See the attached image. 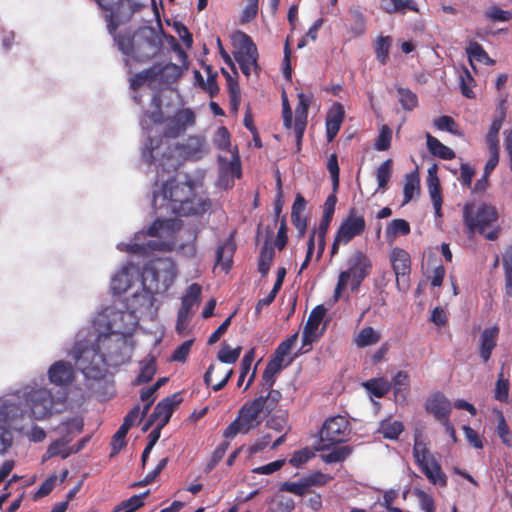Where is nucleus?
Here are the masks:
<instances>
[{
    "label": "nucleus",
    "mask_w": 512,
    "mask_h": 512,
    "mask_svg": "<svg viewBox=\"0 0 512 512\" xmlns=\"http://www.w3.org/2000/svg\"><path fill=\"white\" fill-rule=\"evenodd\" d=\"M142 149L147 163L156 164L158 179L153 191L152 204L162 214L178 216L206 213L211 202L204 191L203 175L192 177L178 173L165 179L180 163V159L197 160L206 153V146L199 138H189L186 143L171 142L169 136L163 140L160 130H149Z\"/></svg>",
    "instance_id": "obj_1"
},
{
    "label": "nucleus",
    "mask_w": 512,
    "mask_h": 512,
    "mask_svg": "<svg viewBox=\"0 0 512 512\" xmlns=\"http://www.w3.org/2000/svg\"><path fill=\"white\" fill-rule=\"evenodd\" d=\"M138 324L139 316L127 310L123 302L115 303L95 317L91 328L77 333L70 355L87 378L100 379L108 366L131 359Z\"/></svg>",
    "instance_id": "obj_2"
},
{
    "label": "nucleus",
    "mask_w": 512,
    "mask_h": 512,
    "mask_svg": "<svg viewBox=\"0 0 512 512\" xmlns=\"http://www.w3.org/2000/svg\"><path fill=\"white\" fill-rule=\"evenodd\" d=\"M181 224L176 219H157L146 232L136 233L133 242L130 244H118V249L131 253L146 254L150 251H172L178 250L186 257L196 255L195 238L196 234L191 233L185 243H180Z\"/></svg>",
    "instance_id": "obj_3"
},
{
    "label": "nucleus",
    "mask_w": 512,
    "mask_h": 512,
    "mask_svg": "<svg viewBox=\"0 0 512 512\" xmlns=\"http://www.w3.org/2000/svg\"><path fill=\"white\" fill-rule=\"evenodd\" d=\"M118 47L123 54L137 62H146L156 56L162 47V39L152 27H140L130 36H119Z\"/></svg>",
    "instance_id": "obj_4"
},
{
    "label": "nucleus",
    "mask_w": 512,
    "mask_h": 512,
    "mask_svg": "<svg viewBox=\"0 0 512 512\" xmlns=\"http://www.w3.org/2000/svg\"><path fill=\"white\" fill-rule=\"evenodd\" d=\"M270 412L271 407L262 396L246 402L239 409L234 421L224 430L223 436L232 439L239 433H249L257 428Z\"/></svg>",
    "instance_id": "obj_5"
},
{
    "label": "nucleus",
    "mask_w": 512,
    "mask_h": 512,
    "mask_svg": "<svg viewBox=\"0 0 512 512\" xmlns=\"http://www.w3.org/2000/svg\"><path fill=\"white\" fill-rule=\"evenodd\" d=\"M371 271L372 261L369 256L361 250L353 251L347 259V269L339 273L333 295L334 301H338L347 288L353 292L357 291Z\"/></svg>",
    "instance_id": "obj_6"
},
{
    "label": "nucleus",
    "mask_w": 512,
    "mask_h": 512,
    "mask_svg": "<svg viewBox=\"0 0 512 512\" xmlns=\"http://www.w3.org/2000/svg\"><path fill=\"white\" fill-rule=\"evenodd\" d=\"M178 276L175 262L171 258L151 260L142 272V284L159 294L167 292Z\"/></svg>",
    "instance_id": "obj_7"
},
{
    "label": "nucleus",
    "mask_w": 512,
    "mask_h": 512,
    "mask_svg": "<svg viewBox=\"0 0 512 512\" xmlns=\"http://www.w3.org/2000/svg\"><path fill=\"white\" fill-rule=\"evenodd\" d=\"M215 142L223 150L218 157L220 166L219 186L228 189L233 186L234 179L241 175L238 152L235 147H231L228 130H217Z\"/></svg>",
    "instance_id": "obj_8"
},
{
    "label": "nucleus",
    "mask_w": 512,
    "mask_h": 512,
    "mask_svg": "<svg viewBox=\"0 0 512 512\" xmlns=\"http://www.w3.org/2000/svg\"><path fill=\"white\" fill-rule=\"evenodd\" d=\"M25 415L26 410L20 407L19 398L0 400V455L12 446V431L24 428L20 420Z\"/></svg>",
    "instance_id": "obj_9"
},
{
    "label": "nucleus",
    "mask_w": 512,
    "mask_h": 512,
    "mask_svg": "<svg viewBox=\"0 0 512 512\" xmlns=\"http://www.w3.org/2000/svg\"><path fill=\"white\" fill-rule=\"evenodd\" d=\"M238 51L234 52V59L239 64L242 73L249 77L251 72L259 74L261 68L258 64V50L252 38L243 31H237L233 36Z\"/></svg>",
    "instance_id": "obj_10"
},
{
    "label": "nucleus",
    "mask_w": 512,
    "mask_h": 512,
    "mask_svg": "<svg viewBox=\"0 0 512 512\" xmlns=\"http://www.w3.org/2000/svg\"><path fill=\"white\" fill-rule=\"evenodd\" d=\"M26 404L35 419H44L56 411V405L62 398H55L47 388L28 386L22 391Z\"/></svg>",
    "instance_id": "obj_11"
},
{
    "label": "nucleus",
    "mask_w": 512,
    "mask_h": 512,
    "mask_svg": "<svg viewBox=\"0 0 512 512\" xmlns=\"http://www.w3.org/2000/svg\"><path fill=\"white\" fill-rule=\"evenodd\" d=\"M498 217L495 207L490 205H482L474 215L472 206L464 207V220L470 232L478 231L484 234L487 239L494 240L497 237V230H487L496 222Z\"/></svg>",
    "instance_id": "obj_12"
},
{
    "label": "nucleus",
    "mask_w": 512,
    "mask_h": 512,
    "mask_svg": "<svg viewBox=\"0 0 512 512\" xmlns=\"http://www.w3.org/2000/svg\"><path fill=\"white\" fill-rule=\"evenodd\" d=\"M366 227L365 219L362 215H358L354 209L349 212V215L341 222L337 233L335 235L331 255L334 256L338 253L339 247L347 245L353 238L361 235Z\"/></svg>",
    "instance_id": "obj_13"
},
{
    "label": "nucleus",
    "mask_w": 512,
    "mask_h": 512,
    "mask_svg": "<svg viewBox=\"0 0 512 512\" xmlns=\"http://www.w3.org/2000/svg\"><path fill=\"white\" fill-rule=\"evenodd\" d=\"M350 433L349 421L338 415L326 420L320 432L319 449L327 450L332 445L346 441Z\"/></svg>",
    "instance_id": "obj_14"
},
{
    "label": "nucleus",
    "mask_w": 512,
    "mask_h": 512,
    "mask_svg": "<svg viewBox=\"0 0 512 512\" xmlns=\"http://www.w3.org/2000/svg\"><path fill=\"white\" fill-rule=\"evenodd\" d=\"M157 293L150 291L141 283V291H136L124 305L141 318L154 319L158 312L155 295Z\"/></svg>",
    "instance_id": "obj_15"
},
{
    "label": "nucleus",
    "mask_w": 512,
    "mask_h": 512,
    "mask_svg": "<svg viewBox=\"0 0 512 512\" xmlns=\"http://www.w3.org/2000/svg\"><path fill=\"white\" fill-rule=\"evenodd\" d=\"M170 112L163 109L162 94L159 91L153 93L148 107L144 108L140 118L142 127L160 126L167 123Z\"/></svg>",
    "instance_id": "obj_16"
},
{
    "label": "nucleus",
    "mask_w": 512,
    "mask_h": 512,
    "mask_svg": "<svg viewBox=\"0 0 512 512\" xmlns=\"http://www.w3.org/2000/svg\"><path fill=\"white\" fill-rule=\"evenodd\" d=\"M326 308L322 305L315 307L303 329V347L310 346L312 343L318 341L325 331V324L323 319L326 315Z\"/></svg>",
    "instance_id": "obj_17"
},
{
    "label": "nucleus",
    "mask_w": 512,
    "mask_h": 512,
    "mask_svg": "<svg viewBox=\"0 0 512 512\" xmlns=\"http://www.w3.org/2000/svg\"><path fill=\"white\" fill-rule=\"evenodd\" d=\"M390 261L396 275L399 290L408 288V275L410 273V255L401 248H394L390 254Z\"/></svg>",
    "instance_id": "obj_18"
},
{
    "label": "nucleus",
    "mask_w": 512,
    "mask_h": 512,
    "mask_svg": "<svg viewBox=\"0 0 512 512\" xmlns=\"http://www.w3.org/2000/svg\"><path fill=\"white\" fill-rule=\"evenodd\" d=\"M101 9L109 12L106 18L110 21L124 17L122 9L127 7L129 10L128 17L140 11L142 4L133 2L132 0H96Z\"/></svg>",
    "instance_id": "obj_19"
},
{
    "label": "nucleus",
    "mask_w": 512,
    "mask_h": 512,
    "mask_svg": "<svg viewBox=\"0 0 512 512\" xmlns=\"http://www.w3.org/2000/svg\"><path fill=\"white\" fill-rule=\"evenodd\" d=\"M179 403L177 396L174 395L172 397H167L160 401L156 407L154 412L151 415L149 423H147L144 427V431L148 429L150 424L158 425L159 428H163L170 420V417Z\"/></svg>",
    "instance_id": "obj_20"
},
{
    "label": "nucleus",
    "mask_w": 512,
    "mask_h": 512,
    "mask_svg": "<svg viewBox=\"0 0 512 512\" xmlns=\"http://www.w3.org/2000/svg\"><path fill=\"white\" fill-rule=\"evenodd\" d=\"M425 408L427 412L432 414L436 419L444 421L449 418L452 405L445 395L436 392L427 398Z\"/></svg>",
    "instance_id": "obj_21"
},
{
    "label": "nucleus",
    "mask_w": 512,
    "mask_h": 512,
    "mask_svg": "<svg viewBox=\"0 0 512 512\" xmlns=\"http://www.w3.org/2000/svg\"><path fill=\"white\" fill-rule=\"evenodd\" d=\"M74 369L67 361H57L48 369L49 381L56 386H67L74 380Z\"/></svg>",
    "instance_id": "obj_22"
},
{
    "label": "nucleus",
    "mask_w": 512,
    "mask_h": 512,
    "mask_svg": "<svg viewBox=\"0 0 512 512\" xmlns=\"http://www.w3.org/2000/svg\"><path fill=\"white\" fill-rule=\"evenodd\" d=\"M438 167L436 164L431 165L428 168L427 175V188L428 193L433 204V208L435 211V215L437 217L442 216L441 207H442V196L440 190V181L437 176Z\"/></svg>",
    "instance_id": "obj_23"
},
{
    "label": "nucleus",
    "mask_w": 512,
    "mask_h": 512,
    "mask_svg": "<svg viewBox=\"0 0 512 512\" xmlns=\"http://www.w3.org/2000/svg\"><path fill=\"white\" fill-rule=\"evenodd\" d=\"M153 70L154 82H158L163 85H170L175 83L182 75L180 66L174 63H167L165 65L154 64L151 66Z\"/></svg>",
    "instance_id": "obj_24"
},
{
    "label": "nucleus",
    "mask_w": 512,
    "mask_h": 512,
    "mask_svg": "<svg viewBox=\"0 0 512 512\" xmlns=\"http://www.w3.org/2000/svg\"><path fill=\"white\" fill-rule=\"evenodd\" d=\"M138 276V270L134 265H125L112 278L111 288L113 292L118 294L125 292L131 286L133 280L138 278Z\"/></svg>",
    "instance_id": "obj_25"
},
{
    "label": "nucleus",
    "mask_w": 512,
    "mask_h": 512,
    "mask_svg": "<svg viewBox=\"0 0 512 512\" xmlns=\"http://www.w3.org/2000/svg\"><path fill=\"white\" fill-rule=\"evenodd\" d=\"M393 388L394 399L398 404H405L407 402L410 392V380L407 372H397L390 383V388Z\"/></svg>",
    "instance_id": "obj_26"
},
{
    "label": "nucleus",
    "mask_w": 512,
    "mask_h": 512,
    "mask_svg": "<svg viewBox=\"0 0 512 512\" xmlns=\"http://www.w3.org/2000/svg\"><path fill=\"white\" fill-rule=\"evenodd\" d=\"M422 472L425 474L430 483L439 485L441 487L446 486L447 478L440 464L437 462L435 457L428 459L418 464Z\"/></svg>",
    "instance_id": "obj_27"
},
{
    "label": "nucleus",
    "mask_w": 512,
    "mask_h": 512,
    "mask_svg": "<svg viewBox=\"0 0 512 512\" xmlns=\"http://www.w3.org/2000/svg\"><path fill=\"white\" fill-rule=\"evenodd\" d=\"M499 334V327L494 325L485 328L480 336L479 353L484 362H487L496 346Z\"/></svg>",
    "instance_id": "obj_28"
},
{
    "label": "nucleus",
    "mask_w": 512,
    "mask_h": 512,
    "mask_svg": "<svg viewBox=\"0 0 512 512\" xmlns=\"http://www.w3.org/2000/svg\"><path fill=\"white\" fill-rule=\"evenodd\" d=\"M489 148V159L484 167V173L490 175L499 162V137L498 130H491L486 137Z\"/></svg>",
    "instance_id": "obj_29"
},
{
    "label": "nucleus",
    "mask_w": 512,
    "mask_h": 512,
    "mask_svg": "<svg viewBox=\"0 0 512 512\" xmlns=\"http://www.w3.org/2000/svg\"><path fill=\"white\" fill-rule=\"evenodd\" d=\"M381 340L380 331L370 326L361 328L353 337V343L358 348L376 345Z\"/></svg>",
    "instance_id": "obj_30"
},
{
    "label": "nucleus",
    "mask_w": 512,
    "mask_h": 512,
    "mask_svg": "<svg viewBox=\"0 0 512 512\" xmlns=\"http://www.w3.org/2000/svg\"><path fill=\"white\" fill-rule=\"evenodd\" d=\"M195 123V114L189 108L179 109L170 114L167 121L168 128H188Z\"/></svg>",
    "instance_id": "obj_31"
},
{
    "label": "nucleus",
    "mask_w": 512,
    "mask_h": 512,
    "mask_svg": "<svg viewBox=\"0 0 512 512\" xmlns=\"http://www.w3.org/2000/svg\"><path fill=\"white\" fill-rule=\"evenodd\" d=\"M413 456L416 463H422L430 458H433V454L429 449V440L421 432H417L414 437Z\"/></svg>",
    "instance_id": "obj_32"
},
{
    "label": "nucleus",
    "mask_w": 512,
    "mask_h": 512,
    "mask_svg": "<svg viewBox=\"0 0 512 512\" xmlns=\"http://www.w3.org/2000/svg\"><path fill=\"white\" fill-rule=\"evenodd\" d=\"M383 9L389 14L402 13L407 10L418 12L417 3L414 0H381Z\"/></svg>",
    "instance_id": "obj_33"
},
{
    "label": "nucleus",
    "mask_w": 512,
    "mask_h": 512,
    "mask_svg": "<svg viewBox=\"0 0 512 512\" xmlns=\"http://www.w3.org/2000/svg\"><path fill=\"white\" fill-rule=\"evenodd\" d=\"M349 15L350 23L347 26L349 33L353 38L363 36L367 29L365 16L358 10H351Z\"/></svg>",
    "instance_id": "obj_34"
},
{
    "label": "nucleus",
    "mask_w": 512,
    "mask_h": 512,
    "mask_svg": "<svg viewBox=\"0 0 512 512\" xmlns=\"http://www.w3.org/2000/svg\"><path fill=\"white\" fill-rule=\"evenodd\" d=\"M466 52L469 57V62L472 68L475 70L474 61L484 63V64H492L493 60L489 57L487 52L484 50L481 44L476 41H470Z\"/></svg>",
    "instance_id": "obj_35"
},
{
    "label": "nucleus",
    "mask_w": 512,
    "mask_h": 512,
    "mask_svg": "<svg viewBox=\"0 0 512 512\" xmlns=\"http://www.w3.org/2000/svg\"><path fill=\"white\" fill-rule=\"evenodd\" d=\"M140 373L136 379L137 384L149 382L156 373V358L153 355H148L139 363Z\"/></svg>",
    "instance_id": "obj_36"
},
{
    "label": "nucleus",
    "mask_w": 512,
    "mask_h": 512,
    "mask_svg": "<svg viewBox=\"0 0 512 512\" xmlns=\"http://www.w3.org/2000/svg\"><path fill=\"white\" fill-rule=\"evenodd\" d=\"M420 192V178L418 173L412 172L407 174L405 177V183L403 188L404 201L403 204H407L414 197L418 196Z\"/></svg>",
    "instance_id": "obj_37"
},
{
    "label": "nucleus",
    "mask_w": 512,
    "mask_h": 512,
    "mask_svg": "<svg viewBox=\"0 0 512 512\" xmlns=\"http://www.w3.org/2000/svg\"><path fill=\"white\" fill-rule=\"evenodd\" d=\"M427 147L431 154L441 159L449 160L455 157L454 151L442 144L438 139L430 134L426 135Z\"/></svg>",
    "instance_id": "obj_38"
},
{
    "label": "nucleus",
    "mask_w": 512,
    "mask_h": 512,
    "mask_svg": "<svg viewBox=\"0 0 512 512\" xmlns=\"http://www.w3.org/2000/svg\"><path fill=\"white\" fill-rule=\"evenodd\" d=\"M214 370H224L223 378L218 383H216L212 386V389L214 391H219L227 384V382L231 378V376L233 374V369L229 368V367H225L224 365L211 364L204 375V382L206 385L211 384L212 374H213Z\"/></svg>",
    "instance_id": "obj_39"
},
{
    "label": "nucleus",
    "mask_w": 512,
    "mask_h": 512,
    "mask_svg": "<svg viewBox=\"0 0 512 512\" xmlns=\"http://www.w3.org/2000/svg\"><path fill=\"white\" fill-rule=\"evenodd\" d=\"M310 105V98L304 93L298 94V105L295 110V127L305 128L307 125V113Z\"/></svg>",
    "instance_id": "obj_40"
},
{
    "label": "nucleus",
    "mask_w": 512,
    "mask_h": 512,
    "mask_svg": "<svg viewBox=\"0 0 512 512\" xmlns=\"http://www.w3.org/2000/svg\"><path fill=\"white\" fill-rule=\"evenodd\" d=\"M403 430V423L391 418L383 420L379 427V432L383 437L391 440L397 439Z\"/></svg>",
    "instance_id": "obj_41"
},
{
    "label": "nucleus",
    "mask_w": 512,
    "mask_h": 512,
    "mask_svg": "<svg viewBox=\"0 0 512 512\" xmlns=\"http://www.w3.org/2000/svg\"><path fill=\"white\" fill-rule=\"evenodd\" d=\"M410 232V225L404 219H394L390 221L386 227V239L393 241L400 235H407Z\"/></svg>",
    "instance_id": "obj_42"
},
{
    "label": "nucleus",
    "mask_w": 512,
    "mask_h": 512,
    "mask_svg": "<svg viewBox=\"0 0 512 512\" xmlns=\"http://www.w3.org/2000/svg\"><path fill=\"white\" fill-rule=\"evenodd\" d=\"M331 220L332 217L327 218V215L323 214V219L319 228L310 235V238L317 241V259H320L324 252L325 237Z\"/></svg>",
    "instance_id": "obj_43"
},
{
    "label": "nucleus",
    "mask_w": 512,
    "mask_h": 512,
    "mask_svg": "<svg viewBox=\"0 0 512 512\" xmlns=\"http://www.w3.org/2000/svg\"><path fill=\"white\" fill-rule=\"evenodd\" d=\"M149 494V491L143 494L133 495L127 500L122 501L114 508V512H134L144 505V498Z\"/></svg>",
    "instance_id": "obj_44"
},
{
    "label": "nucleus",
    "mask_w": 512,
    "mask_h": 512,
    "mask_svg": "<svg viewBox=\"0 0 512 512\" xmlns=\"http://www.w3.org/2000/svg\"><path fill=\"white\" fill-rule=\"evenodd\" d=\"M391 44L392 38L390 36H379L375 42L376 58L383 65L389 60Z\"/></svg>",
    "instance_id": "obj_45"
},
{
    "label": "nucleus",
    "mask_w": 512,
    "mask_h": 512,
    "mask_svg": "<svg viewBox=\"0 0 512 512\" xmlns=\"http://www.w3.org/2000/svg\"><path fill=\"white\" fill-rule=\"evenodd\" d=\"M345 115L344 107L340 103H334L326 115V128H340Z\"/></svg>",
    "instance_id": "obj_46"
},
{
    "label": "nucleus",
    "mask_w": 512,
    "mask_h": 512,
    "mask_svg": "<svg viewBox=\"0 0 512 512\" xmlns=\"http://www.w3.org/2000/svg\"><path fill=\"white\" fill-rule=\"evenodd\" d=\"M364 387L371 395L381 398L390 390V383L384 378H377L365 382Z\"/></svg>",
    "instance_id": "obj_47"
},
{
    "label": "nucleus",
    "mask_w": 512,
    "mask_h": 512,
    "mask_svg": "<svg viewBox=\"0 0 512 512\" xmlns=\"http://www.w3.org/2000/svg\"><path fill=\"white\" fill-rule=\"evenodd\" d=\"M80 450V447L76 448L75 450L68 447V441L66 440H57L53 442L47 452L46 457H55V456H61L62 458H67L71 453L77 452Z\"/></svg>",
    "instance_id": "obj_48"
},
{
    "label": "nucleus",
    "mask_w": 512,
    "mask_h": 512,
    "mask_svg": "<svg viewBox=\"0 0 512 512\" xmlns=\"http://www.w3.org/2000/svg\"><path fill=\"white\" fill-rule=\"evenodd\" d=\"M507 94H501L493 114V120L490 128H501L507 113Z\"/></svg>",
    "instance_id": "obj_49"
},
{
    "label": "nucleus",
    "mask_w": 512,
    "mask_h": 512,
    "mask_svg": "<svg viewBox=\"0 0 512 512\" xmlns=\"http://www.w3.org/2000/svg\"><path fill=\"white\" fill-rule=\"evenodd\" d=\"M270 503L272 512H292L295 508L294 500L284 495L274 496Z\"/></svg>",
    "instance_id": "obj_50"
},
{
    "label": "nucleus",
    "mask_w": 512,
    "mask_h": 512,
    "mask_svg": "<svg viewBox=\"0 0 512 512\" xmlns=\"http://www.w3.org/2000/svg\"><path fill=\"white\" fill-rule=\"evenodd\" d=\"M392 173V160L384 161L376 171V178L378 182V189L385 190L390 180Z\"/></svg>",
    "instance_id": "obj_51"
},
{
    "label": "nucleus",
    "mask_w": 512,
    "mask_h": 512,
    "mask_svg": "<svg viewBox=\"0 0 512 512\" xmlns=\"http://www.w3.org/2000/svg\"><path fill=\"white\" fill-rule=\"evenodd\" d=\"M399 102L403 109L413 110L418 104L417 95L408 88L399 87L397 89Z\"/></svg>",
    "instance_id": "obj_52"
},
{
    "label": "nucleus",
    "mask_w": 512,
    "mask_h": 512,
    "mask_svg": "<svg viewBox=\"0 0 512 512\" xmlns=\"http://www.w3.org/2000/svg\"><path fill=\"white\" fill-rule=\"evenodd\" d=\"M497 416H498V424H497V428H496L497 435L501 439V441L504 445H506L507 447H511L512 446V437H511V431L509 429V426L506 423V420H505L502 412L497 411Z\"/></svg>",
    "instance_id": "obj_53"
},
{
    "label": "nucleus",
    "mask_w": 512,
    "mask_h": 512,
    "mask_svg": "<svg viewBox=\"0 0 512 512\" xmlns=\"http://www.w3.org/2000/svg\"><path fill=\"white\" fill-rule=\"evenodd\" d=\"M241 353V347L231 348L229 345H223L221 350L218 352L217 359L223 364L235 363Z\"/></svg>",
    "instance_id": "obj_54"
},
{
    "label": "nucleus",
    "mask_w": 512,
    "mask_h": 512,
    "mask_svg": "<svg viewBox=\"0 0 512 512\" xmlns=\"http://www.w3.org/2000/svg\"><path fill=\"white\" fill-rule=\"evenodd\" d=\"M200 295L201 287L198 284L190 285L182 298L181 306L191 310L198 303Z\"/></svg>",
    "instance_id": "obj_55"
},
{
    "label": "nucleus",
    "mask_w": 512,
    "mask_h": 512,
    "mask_svg": "<svg viewBox=\"0 0 512 512\" xmlns=\"http://www.w3.org/2000/svg\"><path fill=\"white\" fill-rule=\"evenodd\" d=\"M207 79L201 88L206 91L210 97H215L219 93V86L217 84V72L213 71L211 66L206 67Z\"/></svg>",
    "instance_id": "obj_56"
},
{
    "label": "nucleus",
    "mask_w": 512,
    "mask_h": 512,
    "mask_svg": "<svg viewBox=\"0 0 512 512\" xmlns=\"http://www.w3.org/2000/svg\"><path fill=\"white\" fill-rule=\"evenodd\" d=\"M274 258V249L271 246L265 245L259 257L258 270L262 275H266L270 269V265Z\"/></svg>",
    "instance_id": "obj_57"
},
{
    "label": "nucleus",
    "mask_w": 512,
    "mask_h": 512,
    "mask_svg": "<svg viewBox=\"0 0 512 512\" xmlns=\"http://www.w3.org/2000/svg\"><path fill=\"white\" fill-rule=\"evenodd\" d=\"M280 490L303 496L308 492L309 486L304 478L296 482H284L281 484Z\"/></svg>",
    "instance_id": "obj_58"
},
{
    "label": "nucleus",
    "mask_w": 512,
    "mask_h": 512,
    "mask_svg": "<svg viewBox=\"0 0 512 512\" xmlns=\"http://www.w3.org/2000/svg\"><path fill=\"white\" fill-rule=\"evenodd\" d=\"M509 380L504 377L503 371L498 375V379L495 384L494 397L498 401H507L509 391Z\"/></svg>",
    "instance_id": "obj_59"
},
{
    "label": "nucleus",
    "mask_w": 512,
    "mask_h": 512,
    "mask_svg": "<svg viewBox=\"0 0 512 512\" xmlns=\"http://www.w3.org/2000/svg\"><path fill=\"white\" fill-rule=\"evenodd\" d=\"M259 9V0H247L246 6L244 7L240 15V23L246 24L256 18Z\"/></svg>",
    "instance_id": "obj_60"
},
{
    "label": "nucleus",
    "mask_w": 512,
    "mask_h": 512,
    "mask_svg": "<svg viewBox=\"0 0 512 512\" xmlns=\"http://www.w3.org/2000/svg\"><path fill=\"white\" fill-rule=\"evenodd\" d=\"M267 426L277 432L286 433L288 430V419L285 412L274 415L267 421Z\"/></svg>",
    "instance_id": "obj_61"
},
{
    "label": "nucleus",
    "mask_w": 512,
    "mask_h": 512,
    "mask_svg": "<svg viewBox=\"0 0 512 512\" xmlns=\"http://www.w3.org/2000/svg\"><path fill=\"white\" fill-rule=\"evenodd\" d=\"M153 70H151V67L148 69H145L137 74H135L131 80H130V86L132 89L136 90L142 85H144L146 82L149 83V85L154 82Z\"/></svg>",
    "instance_id": "obj_62"
},
{
    "label": "nucleus",
    "mask_w": 512,
    "mask_h": 512,
    "mask_svg": "<svg viewBox=\"0 0 512 512\" xmlns=\"http://www.w3.org/2000/svg\"><path fill=\"white\" fill-rule=\"evenodd\" d=\"M298 338V333L293 334L290 336L287 340L283 341L276 349L275 356L283 359V360H290L288 357L291 353V350L296 343Z\"/></svg>",
    "instance_id": "obj_63"
},
{
    "label": "nucleus",
    "mask_w": 512,
    "mask_h": 512,
    "mask_svg": "<svg viewBox=\"0 0 512 512\" xmlns=\"http://www.w3.org/2000/svg\"><path fill=\"white\" fill-rule=\"evenodd\" d=\"M413 494L417 497L420 507L425 512H435V503L431 495L421 489H415Z\"/></svg>",
    "instance_id": "obj_64"
}]
</instances>
